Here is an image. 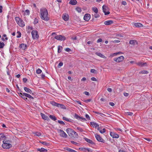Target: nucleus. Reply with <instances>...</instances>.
Wrapping results in <instances>:
<instances>
[{
    "label": "nucleus",
    "mask_w": 152,
    "mask_h": 152,
    "mask_svg": "<svg viewBox=\"0 0 152 152\" xmlns=\"http://www.w3.org/2000/svg\"><path fill=\"white\" fill-rule=\"evenodd\" d=\"M62 48V47L59 46L58 47V53H60L61 51V50Z\"/></svg>",
    "instance_id": "2f4dec72"
},
{
    "label": "nucleus",
    "mask_w": 152,
    "mask_h": 152,
    "mask_svg": "<svg viewBox=\"0 0 152 152\" xmlns=\"http://www.w3.org/2000/svg\"><path fill=\"white\" fill-rule=\"evenodd\" d=\"M140 73H142V74H147L148 73V72L146 70H143L142 71L140 72Z\"/></svg>",
    "instance_id": "ea45409f"
},
{
    "label": "nucleus",
    "mask_w": 152,
    "mask_h": 152,
    "mask_svg": "<svg viewBox=\"0 0 152 152\" xmlns=\"http://www.w3.org/2000/svg\"><path fill=\"white\" fill-rule=\"evenodd\" d=\"M85 140H86V141L87 142L91 144H94V143L93 142V141L90 139L86 138H84Z\"/></svg>",
    "instance_id": "5701e85b"
},
{
    "label": "nucleus",
    "mask_w": 152,
    "mask_h": 152,
    "mask_svg": "<svg viewBox=\"0 0 152 152\" xmlns=\"http://www.w3.org/2000/svg\"><path fill=\"white\" fill-rule=\"evenodd\" d=\"M92 10L96 13H97L98 10L97 8L95 7L92 8Z\"/></svg>",
    "instance_id": "7c9ffc66"
},
{
    "label": "nucleus",
    "mask_w": 152,
    "mask_h": 152,
    "mask_svg": "<svg viewBox=\"0 0 152 152\" xmlns=\"http://www.w3.org/2000/svg\"><path fill=\"white\" fill-rule=\"evenodd\" d=\"M90 72L91 73H97V71L96 70L94 69H91Z\"/></svg>",
    "instance_id": "c9c22d12"
},
{
    "label": "nucleus",
    "mask_w": 152,
    "mask_h": 152,
    "mask_svg": "<svg viewBox=\"0 0 152 152\" xmlns=\"http://www.w3.org/2000/svg\"><path fill=\"white\" fill-rule=\"evenodd\" d=\"M134 25L136 27H141L142 26V25L140 23H135Z\"/></svg>",
    "instance_id": "bb28decb"
},
{
    "label": "nucleus",
    "mask_w": 152,
    "mask_h": 152,
    "mask_svg": "<svg viewBox=\"0 0 152 152\" xmlns=\"http://www.w3.org/2000/svg\"><path fill=\"white\" fill-rule=\"evenodd\" d=\"M106 130L104 128L102 130H100V133L102 134H103L105 132Z\"/></svg>",
    "instance_id": "09e8293b"
},
{
    "label": "nucleus",
    "mask_w": 152,
    "mask_h": 152,
    "mask_svg": "<svg viewBox=\"0 0 152 152\" xmlns=\"http://www.w3.org/2000/svg\"><path fill=\"white\" fill-rule=\"evenodd\" d=\"M66 131L69 136L71 137H74L75 138L78 137V135L77 133L74 131L73 130L71 129L68 128L66 129Z\"/></svg>",
    "instance_id": "f03ea898"
},
{
    "label": "nucleus",
    "mask_w": 152,
    "mask_h": 152,
    "mask_svg": "<svg viewBox=\"0 0 152 152\" xmlns=\"http://www.w3.org/2000/svg\"><path fill=\"white\" fill-rule=\"evenodd\" d=\"M15 19L17 23L20 26L23 27L25 26L24 22L19 17H16L15 18Z\"/></svg>",
    "instance_id": "7ed1b4c3"
},
{
    "label": "nucleus",
    "mask_w": 152,
    "mask_h": 152,
    "mask_svg": "<svg viewBox=\"0 0 152 152\" xmlns=\"http://www.w3.org/2000/svg\"><path fill=\"white\" fill-rule=\"evenodd\" d=\"M91 16L89 14H86L84 17V19L86 21H88L90 18Z\"/></svg>",
    "instance_id": "9b49d317"
},
{
    "label": "nucleus",
    "mask_w": 152,
    "mask_h": 152,
    "mask_svg": "<svg viewBox=\"0 0 152 152\" xmlns=\"http://www.w3.org/2000/svg\"><path fill=\"white\" fill-rule=\"evenodd\" d=\"M79 149L81 151H87L88 152H92V150L88 148H79Z\"/></svg>",
    "instance_id": "f8f14e48"
},
{
    "label": "nucleus",
    "mask_w": 152,
    "mask_h": 152,
    "mask_svg": "<svg viewBox=\"0 0 152 152\" xmlns=\"http://www.w3.org/2000/svg\"><path fill=\"white\" fill-rule=\"evenodd\" d=\"M102 10L105 15H107L110 13V12L108 11V8L106 5H104L103 6Z\"/></svg>",
    "instance_id": "423d86ee"
},
{
    "label": "nucleus",
    "mask_w": 152,
    "mask_h": 152,
    "mask_svg": "<svg viewBox=\"0 0 152 152\" xmlns=\"http://www.w3.org/2000/svg\"><path fill=\"white\" fill-rule=\"evenodd\" d=\"M38 22V19L37 18H36L34 19V24H37Z\"/></svg>",
    "instance_id": "79ce46f5"
},
{
    "label": "nucleus",
    "mask_w": 152,
    "mask_h": 152,
    "mask_svg": "<svg viewBox=\"0 0 152 152\" xmlns=\"http://www.w3.org/2000/svg\"><path fill=\"white\" fill-rule=\"evenodd\" d=\"M80 120H81V121H84L86 120V119L85 118H83L82 117H81Z\"/></svg>",
    "instance_id": "774afa93"
},
{
    "label": "nucleus",
    "mask_w": 152,
    "mask_h": 152,
    "mask_svg": "<svg viewBox=\"0 0 152 152\" xmlns=\"http://www.w3.org/2000/svg\"><path fill=\"white\" fill-rule=\"evenodd\" d=\"M91 99H88L85 100V102L86 103H88L89 102L91 101Z\"/></svg>",
    "instance_id": "6e6d98bb"
},
{
    "label": "nucleus",
    "mask_w": 152,
    "mask_h": 152,
    "mask_svg": "<svg viewBox=\"0 0 152 152\" xmlns=\"http://www.w3.org/2000/svg\"><path fill=\"white\" fill-rule=\"evenodd\" d=\"M69 3L72 5H75L77 3V1L76 0H71Z\"/></svg>",
    "instance_id": "b1692460"
},
{
    "label": "nucleus",
    "mask_w": 152,
    "mask_h": 152,
    "mask_svg": "<svg viewBox=\"0 0 152 152\" xmlns=\"http://www.w3.org/2000/svg\"><path fill=\"white\" fill-rule=\"evenodd\" d=\"M40 142L42 144L45 145L46 146H48L49 145V144L46 142Z\"/></svg>",
    "instance_id": "72a5a7b5"
},
{
    "label": "nucleus",
    "mask_w": 152,
    "mask_h": 152,
    "mask_svg": "<svg viewBox=\"0 0 152 152\" xmlns=\"http://www.w3.org/2000/svg\"><path fill=\"white\" fill-rule=\"evenodd\" d=\"M137 65L140 66H142V63L140 62L136 63Z\"/></svg>",
    "instance_id": "de8ad7c7"
},
{
    "label": "nucleus",
    "mask_w": 152,
    "mask_h": 152,
    "mask_svg": "<svg viewBox=\"0 0 152 152\" xmlns=\"http://www.w3.org/2000/svg\"><path fill=\"white\" fill-rule=\"evenodd\" d=\"M23 94H24V95L26 96V97H28L30 99H34V98L29 94L25 93H24Z\"/></svg>",
    "instance_id": "4be33fe9"
},
{
    "label": "nucleus",
    "mask_w": 152,
    "mask_h": 152,
    "mask_svg": "<svg viewBox=\"0 0 152 152\" xmlns=\"http://www.w3.org/2000/svg\"><path fill=\"white\" fill-rule=\"evenodd\" d=\"M63 65V63L62 62H60L58 65V67L60 68V67L62 66Z\"/></svg>",
    "instance_id": "8fccbe9b"
},
{
    "label": "nucleus",
    "mask_w": 152,
    "mask_h": 152,
    "mask_svg": "<svg viewBox=\"0 0 152 152\" xmlns=\"http://www.w3.org/2000/svg\"><path fill=\"white\" fill-rule=\"evenodd\" d=\"M41 18L45 21H48L49 18L48 17V10L46 9H42L40 10Z\"/></svg>",
    "instance_id": "f257e3e1"
},
{
    "label": "nucleus",
    "mask_w": 152,
    "mask_h": 152,
    "mask_svg": "<svg viewBox=\"0 0 152 152\" xmlns=\"http://www.w3.org/2000/svg\"><path fill=\"white\" fill-rule=\"evenodd\" d=\"M122 4L125 6L126 4V2L125 1H123L122 2Z\"/></svg>",
    "instance_id": "13d9d810"
},
{
    "label": "nucleus",
    "mask_w": 152,
    "mask_h": 152,
    "mask_svg": "<svg viewBox=\"0 0 152 152\" xmlns=\"http://www.w3.org/2000/svg\"><path fill=\"white\" fill-rule=\"evenodd\" d=\"M102 39H101V38H99V39L97 41V43H99V42H102Z\"/></svg>",
    "instance_id": "5fc2aeb1"
},
{
    "label": "nucleus",
    "mask_w": 152,
    "mask_h": 152,
    "mask_svg": "<svg viewBox=\"0 0 152 152\" xmlns=\"http://www.w3.org/2000/svg\"><path fill=\"white\" fill-rule=\"evenodd\" d=\"M55 38L58 40L64 41L65 40L66 38L64 36L61 35H58L55 37Z\"/></svg>",
    "instance_id": "0eeeda50"
},
{
    "label": "nucleus",
    "mask_w": 152,
    "mask_h": 152,
    "mask_svg": "<svg viewBox=\"0 0 152 152\" xmlns=\"http://www.w3.org/2000/svg\"><path fill=\"white\" fill-rule=\"evenodd\" d=\"M124 95L125 96H129V94L128 93H124Z\"/></svg>",
    "instance_id": "69168bd1"
},
{
    "label": "nucleus",
    "mask_w": 152,
    "mask_h": 152,
    "mask_svg": "<svg viewBox=\"0 0 152 152\" xmlns=\"http://www.w3.org/2000/svg\"><path fill=\"white\" fill-rule=\"evenodd\" d=\"M51 103L52 104L53 106H55L57 107V105H58V103H57L54 101H52L51 102Z\"/></svg>",
    "instance_id": "473e14b6"
},
{
    "label": "nucleus",
    "mask_w": 152,
    "mask_h": 152,
    "mask_svg": "<svg viewBox=\"0 0 152 152\" xmlns=\"http://www.w3.org/2000/svg\"><path fill=\"white\" fill-rule=\"evenodd\" d=\"M74 117L75 118H76L78 120H80V118L81 117L76 113L75 114V115L74 116Z\"/></svg>",
    "instance_id": "c85d7f7f"
},
{
    "label": "nucleus",
    "mask_w": 152,
    "mask_h": 152,
    "mask_svg": "<svg viewBox=\"0 0 152 152\" xmlns=\"http://www.w3.org/2000/svg\"><path fill=\"white\" fill-rule=\"evenodd\" d=\"M35 135H36L37 136H40L41 135V134L38 132H37L35 133Z\"/></svg>",
    "instance_id": "37998d69"
},
{
    "label": "nucleus",
    "mask_w": 152,
    "mask_h": 152,
    "mask_svg": "<svg viewBox=\"0 0 152 152\" xmlns=\"http://www.w3.org/2000/svg\"><path fill=\"white\" fill-rule=\"evenodd\" d=\"M17 33L18 34V35H17V38H20V37H21V33L20 31H18L17 32Z\"/></svg>",
    "instance_id": "49530a36"
},
{
    "label": "nucleus",
    "mask_w": 152,
    "mask_h": 152,
    "mask_svg": "<svg viewBox=\"0 0 152 152\" xmlns=\"http://www.w3.org/2000/svg\"><path fill=\"white\" fill-rule=\"evenodd\" d=\"M25 13L26 15H29L30 14V11L28 10H26L25 11Z\"/></svg>",
    "instance_id": "e433bc0d"
},
{
    "label": "nucleus",
    "mask_w": 152,
    "mask_h": 152,
    "mask_svg": "<svg viewBox=\"0 0 152 152\" xmlns=\"http://www.w3.org/2000/svg\"><path fill=\"white\" fill-rule=\"evenodd\" d=\"M41 115L42 118L43 119L45 120H48V119H49L48 117L45 114L42 113H41Z\"/></svg>",
    "instance_id": "412c9836"
},
{
    "label": "nucleus",
    "mask_w": 152,
    "mask_h": 152,
    "mask_svg": "<svg viewBox=\"0 0 152 152\" xmlns=\"http://www.w3.org/2000/svg\"><path fill=\"white\" fill-rule=\"evenodd\" d=\"M65 50L67 52H69L71 50V49L70 48H66Z\"/></svg>",
    "instance_id": "0e129e2a"
},
{
    "label": "nucleus",
    "mask_w": 152,
    "mask_h": 152,
    "mask_svg": "<svg viewBox=\"0 0 152 152\" xmlns=\"http://www.w3.org/2000/svg\"><path fill=\"white\" fill-rule=\"evenodd\" d=\"M62 18L65 21H67L69 20V16L67 14H63L62 16Z\"/></svg>",
    "instance_id": "4468645a"
},
{
    "label": "nucleus",
    "mask_w": 152,
    "mask_h": 152,
    "mask_svg": "<svg viewBox=\"0 0 152 152\" xmlns=\"http://www.w3.org/2000/svg\"><path fill=\"white\" fill-rule=\"evenodd\" d=\"M6 136H5L3 134L1 136V139H2V140H3L4 139H5L6 138Z\"/></svg>",
    "instance_id": "3c124183"
},
{
    "label": "nucleus",
    "mask_w": 152,
    "mask_h": 152,
    "mask_svg": "<svg viewBox=\"0 0 152 152\" xmlns=\"http://www.w3.org/2000/svg\"><path fill=\"white\" fill-rule=\"evenodd\" d=\"M24 89L26 92L29 93L30 94H31L32 95L34 94V93L32 92V91L29 88L26 87H25L24 88Z\"/></svg>",
    "instance_id": "2eb2a0df"
},
{
    "label": "nucleus",
    "mask_w": 152,
    "mask_h": 152,
    "mask_svg": "<svg viewBox=\"0 0 152 152\" xmlns=\"http://www.w3.org/2000/svg\"><path fill=\"white\" fill-rule=\"evenodd\" d=\"M136 43H137V41L135 40H131L129 41V43L130 44L132 45H135Z\"/></svg>",
    "instance_id": "393cba45"
},
{
    "label": "nucleus",
    "mask_w": 152,
    "mask_h": 152,
    "mask_svg": "<svg viewBox=\"0 0 152 152\" xmlns=\"http://www.w3.org/2000/svg\"><path fill=\"white\" fill-rule=\"evenodd\" d=\"M126 114L127 115L130 116H132L133 115V114L132 113L130 112H127L126 113Z\"/></svg>",
    "instance_id": "c03bdc74"
},
{
    "label": "nucleus",
    "mask_w": 152,
    "mask_h": 152,
    "mask_svg": "<svg viewBox=\"0 0 152 152\" xmlns=\"http://www.w3.org/2000/svg\"><path fill=\"white\" fill-rule=\"evenodd\" d=\"M49 117L50 119L54 121H55L57 119L53 115H50Z\"/></svg>",
    "instance_id": "c756f323"
},
{
    "label": "nucleus",
    "mask_w": 152,
    "mask_h": 152,
    "mask_svg": "<svg viewBox=\"0 0 152 152\" xmlns=\"http://www.w3.org/2000/svg\"><path fill=\"white\" fill-rule=\"evenodd\" d=\"M37 151L41 152H48V150L43 148H37Z\"/></svg>",
    "instance_id": "a211bd4d"
},
{
    "label": "nucleus",
    "mask_w": 152,
    "mask_h": 152,
    "mask_svg": "<svg viewBox=\"0 0 152 152\" xmlns=\"http://www.w3.org/2000/svg\"><path fill=\"white\" fill-rule=\"evenodd\" d=\"M109 104L110 105L112 106H113L115 104L114 103L112 102H110L109 103Z\"/></svg>",
    "instance_id": "338daca9"
},
{
    "label": "nucleus",
    "mask_w": 152,
    "mask_h": 152,
    "mask_svg": "<svg viewBox=\"0 0 152 152\" xmlns=\"http://www.w3.org/2000/svg\"><path fill=\"white\" fill-rule=\"evenodd\" d=\"M19 48H22L23 50H25L26 49L27 46L25 44L22 43L20 45Z\"/></svg>",
    "instance_id": "dca6fc26"
},
{
    "label": "nucleus",
    "mask_w": 152,
    "mask_h": 152,
    "mask_svg": "<svg viewBox=\"0 0 152 152\" xmlns=\"http://www.w3.org/2000/svg\"><path fill=\"white\" fill-rule=\"evenodd\" d=\"M86 117L87 119H88V120L90 119V118L89 116L87 114H86Z\"/></svg>",
    "instance_id": "052dcab7"
},
{
    "label": "nucleus",
    "mask_w": 152,
    "mask_h": 152,
    "mask_svg": "<svg viewBox=\"0 0 152 152\" xmlns=\"http://www.w3.org/2000/svg\"><path fill=\"white\" fill-rule=\"evenodd\" d=\"M42 72V70L39 69H38L36 71V72L38 74H40Z\"/></svg>",
    "instance_id": "a19ab883"
},
{
    "label": "nucleus",
    "mask_w": 152,
    "mask_h": 152,
    "mask_svg": "<svg viewBox=\"0 0 152 152\" xmlns=\"http://www.w3.org/2000/svg\"><path fill=\"white\" fill-rule=\"evenodd\" d=\"M120 42V41L119 40H114L113 41V42L114 43H119Z\"/></svg>",
    "instance_id": "e2e57ef3"
},
{
    "label": "nucleus",
    "mask_w": 152,
    "mask_h": 152,
    "mask_svg": "<svg viewBox=\"0 0 152 152\" xmlns=\"http://www.w3.org/2000/svg\"><path fill=\"white\" fill-rule=\"evenodd\" d=\"M113 23V21L112 20H109L105 21L104 22V23L105 25H108L111 24Z\"/></svg>",
    "instance_id": "f3484780"
},
{
    "label": "nucleus",
    "mask_w": 152,
    "mask_h": 152,
    "mask_svg": "<svg viewBox=\"0 0 152 152\" xmlns=\"http://www.w3.org/2000/svg\"><path fill=\"white\" fill-rule=\"evenodd\" d=\"M63 120H65L66 121L68 122H71V121L68 118H66V117H63Z\"/></svg>",
    "instance_id": "58836bf2"
},
{
    "label": "nucleus",
    "mask_w": 152,
    "mask_h": 152,
    "mask_svg": "<svg viewBox=\"0 0 152 152\" xmlns=\"http://www.w3.org/2000/svg\"><path fill=\"white\" fill-rule=\"evenodd\" d=\"M76 10L78 12H80L81 11V10L80 7H77L76 8Z\"/></svg>",
    "instance_id": "4c0bfd02"
},
{
    "label": "nucleus",
    "mask_w": 152,
    "mask_h": 152,
    "mask_svg": "<svg viewBox=\"0 0 152 152\" xmlns=\"http://www.w3.org/2000/svg\"><path fill=\"white\" fill-rule=\"evenodd\" d=\"M84 94L85 95H88V96H89L90 95L89 93L87 91H85L84 92Z\"/></svg>",
    "instance_id": "680f3d73"
},
{
    "label": "nucleus",
    "mask_w": 152,
    "mask_h": 152,
    "mask_svg": "<svg viewBox=\"0 0 152 152\" xmlns=\"http://www.w3.org/2000/svg\"><path fill=\"white\" fill-rule=\"evenodd\" d=\"M91 124L92 126L93 127H95V128H96L97 127H98L99 126L98 124L94 122H91Z\"/></svg>",
    "instance_id": "aec40b11"
},
{
    "label": "nucleus",
    "mask_w": 152,
    "mask_h": 152,
    "mask_svg": "<svg viewBox=\"0 0 152 152\" xmlns=\"http://www.w3.org/2000/svg\"><path fill=\"white\" fill-rule=\"evenodd\" d=\"M77 129L80 132H82L83 131V129L80 127H77Z\"/></svg>",
    "instance_id": "4d7b16f0"
},
{
    "label": "nucleus",
    "mask_w": 152,
    "mask_h": 152,
    "mask_svg": "<svg viewBox=\"0 0 152 152\" xmlns=\"http://www.w3.org/2000/svg\"><path fill=\"white\" fill-rule=\"evenodd\" d=\"M31 34L33 39H38L39 37L38 32L36 30H33L31 32Z\"/></svg>",
    "instance_id": "39448f33"
},
{
    "label": "nucleus",
    "mask_w": 152,
    "mask_h": 152,
    "mask_svg": "<svg viewBox=\"0 0 152 152\" xmlns=\"http://www.w3.org/2000/svg\"><path fill=\"white\" fill-rule=\"evenodd\" d=\"M95 54L96 55H97V56H98L102 58H106V57L104 56V55H103V54H102L101 53H100L96 52V53Z\"/></svg>",
    "instance_id": "6ab92c4d"
},
{
    "label": "nucleus",
    "mask_w": 152,
    "mask_h": 152,
    "mask_svg": "<svg viewBox=\"0 0 152 152\" xmlns=\"http://www.w3.org/2000/svg\"><path fill=\"white\" fill-rule=\"evenodd\" d=\"M110 135L113 138H118L119 137L118 134L112 132H110Z\"/></svg>",
    "instance_id": "ddd939ff"
},
{
    "label": "nucleus",
    "mask_w": 152,
    "mask_h": 152,
    "mask_svg": "<svg viewBox=\"0 0 152 152\" xmlns=\"http://www.w3.org/2000/svg\"><path fill=\"white\" fill-rule=\"evenodd\" d=\"M93 16H94V18H96L99 17V15L98 14H94Z\"/></svg>",
    "instance_id": "603ef678"
},
{
    "label": "nucleus",
    "mask_w": 152,
    "mask_h": 152,
    "mask_svg": "<svg viewBox=\"0 0 152 152\" xmlns=\"http://www.w3.org/2000/svg\"><path fill=\"white\" fill-rule=\"evenodd\" d=\"M58 122L59 123L61 124H63L64 125H65V124L62 121H60V120H58Z\"/></svg>",
    "instance_id": "a18cd8bd"
},
{
    "label": "nucleus",
    "mask_w": 152,
    "mask_h": 152,
    "mask_svg": "<svg viewBox=\"0 0 152 152\" xmlns=\"http://www.w3.org/2000/svg\"><path fill=\"white\" fill-rule=\"evenodd\" d=\"M8 142L7 141H5L4 140L3 141V143L2 144V146L4 149H9L12 147L11 144L8 143L7 142Z\"/></svg>",
    "instance_id": "20e7f679"
},
{
    "label": "nucleus",
    "mask_w": 152,
    "mask_h": 152,
    "mask_svg": "<svg viewBox=\"0 0 152 152\" xmlns=\"http://www.w3.org/2000/svg\"><path fill=\"white\" fill-rule=\"evenodd\" d=\"M4 45V44L3 42H0V48H3Z\"/></svg>",
    "instance_id": "f704fd0d"
},
{
    "label": "nucleus",
    "mask_w": 152,
    "mask_h": 152,
    "mask_svg": "<svg viewBox=\"0 0 152 152\" xmlns=\"http://www.w3.org/2000/svg\"><path fill=\"white\" fill-rule=\"evenodd\" d=\"M91 79L92 80L94 81H97V79L94 77H92L91 78Z\"/></svg>",
    "instance_id": "864d4df0"
},
{
    "label": "nucleus",
    "mask_w": 152,
    "mask_h": 152,
    "mask_svg": "<svg viewBox=\"0 0 152 152\" xmlns=\"http://www.w3.org/2000/svg\"><path fill=\"white\" fill-rule=\"evenodd\" d=\"M95 137L97 140L98 141L104 143L105 141L100 136V135L97 134H95Z\"/></svg>",
    "instance_id": "9d476101"
},
{
    "label": "nucleus",
    "mask_w": 152,
    "mask_h": 152,
    "mask_svg": "<svg viewBox=\"0 0 152 152\" xmlns=\"http://www.w3.org/2000/svg\"><path fill=\"white\" fill-rule=\"evenodd\" d=\"M124 58V57L123 56H121L117 58H114L113 60L116 62H119L122 61Z\"/></svg>",
    "instance_id": "1a4fd4ad"
},
{
    "label": "nucleus",
    "mask_w": 152,
    "mask_h": 152,
    "mask_svg": "<svg viewBox=\"0 0 152 152\" xmlns=\"http://www.w3.org/2000/svg\"><path fill=\"white\" fill-rule=\"evenodd\" d=\"M57 107L61 108H63L64 109H65L66 108L65 106L63 104H58V105H57Z\"/></svg>",
    "instance_id": "a878e982"
},
{
    "label": "nucleus",
    "mask_w": 152,
    "mask_h": 152,
    "mask_svg": "<svg viewBox=\"0 0 152 152\" xmlns=\"http://www.w3.org/2000/svg\"><path fill=\"white\" fill-rule=\"evenodd\" d=\"M59 131L60 135L63 137L66 138L67 137V135L61 129L58 130Z\"/></svg>",
    "instance_id": "6e6552de"
},
{
    "label": "nucleus",
    "mask_w": 152,
    "mask_h": 152,
    "mask_svg": "<svg viewBox=\"0 0 152 152\" xmlns=\"http://www.w3.org/2000/svg\"><path fill=\"white\" fill-rule=\"evenodd\" d=\"M64 149L70 152H74V150L71 149L69 148L66 147L64 148Z\"/></svg>",
    "instance_id": "cd10ccee"
},
{
    "label": "nucleus",
    "mask_w": 152,
    "mask_h": 152,
    "mask_svg": "<svg viewBox=\"0 0 152 152\" xmlns=\"http://www.w3.org/2000/svg\"><path fill=\"white\" fill-rule=\"evenodd\" d=\"M99 114L101 116H102L103 117H104V116H106V115L104 114L103 113H99Z\"/></svg>",
    "instance_id": "bf43d9fd"
}]
</instances>
